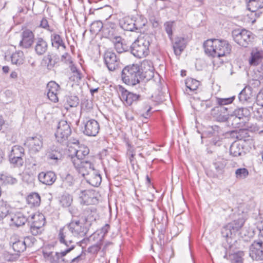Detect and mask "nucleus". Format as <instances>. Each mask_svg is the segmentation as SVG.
<instances>
[{"instance_id":"14","label":"nucleus","mask_w":263,"mask_h":263,"mask_svg":"<svg viewBox=\"0 0 263 263\" xmlns=\"http://www.w3.org/2000/svg\"><path fill=\"white\" fill-rule=\"evenodd\" d=\"M244 222L242 218L234 220L223 227L222 233L226 234V237H231L243 226Z\"/></svg>"},{"instance_id":"33","label":"nucleus","mask_w":263,"mask_h":263,"mask_svg":"<svg viewBox=\"0 0 263 263\" xmlns=\"http://www.w3.org/2000/svg\"><path fill=\"white\" fill-rule=\"evenodd\" d=\"M243 148L241 144L238 142H233L230 148V153L234 157L241 156L243 153Z\"/></svg>"},{"instance_id":"36","label":"nucleus","mask_w":263,"mask_h":263,"mask_svg":"<svg viewBox=\"0 0 263 263\" xmlns=\"http://www.w3.org/2000/svg\"><path fill=\"white\" fill-rule=\"evenodd\" d=\"M12 63L16 65H20L24 62V57L23 51H18L13 53L11 56Z\"/></svg>"},{"instance_id":"8","label":"nucleus","mask_w":263,"mask_h":263,"mask_svg":"<svg viewBox=\"0 0 263 263\" xmlns=\"http://www.w3.org/2000/svg\"><path fill=\"white\" fill-rule=\"evenodd\" d=\"M72 162L76 170L83 177L87 176L95 169L93 164L89 161L80 160L75 158Z\"/></svg>"},{"instance_id":"15","label":"nucleus","mask_w":263,"mask_h":263,"mask_svg":"<svg viewBox=\"0 0 263 263\" xmlns=\"http://www.w3.org/2000/svg\"><path fill=\"white\" fill-rule=\"evenodd\" d=\"M262 242L254 241L249 248V255L253 260H263Z\"/></svg>"},{"instance_id":"25","label":"nucleus","mask_w":263,"mask_h":263,"mask_svg":"<svg viewBox=\"0 0 263 263\" xmlns=\"http://www.w3.org/2000/svg\"><path fill=\"white\" fill-rule=\"evenodd\" d=\"M86 179L89 183L93 186H98L102 181L101 175L99 171L96 169L90 172L87 176Z\"/></svg>"},{"instance_id":"19","label":"nucleus","mask_w":263,"mask_h":263,"mask_svg":"<svg viewBox=\"0 0 263 263\" xmlns=\"http://www.w3.org/2000/svg\"><path fill=\"white\" fill-rule=\"evenodd\" d=\"M9 244L15 252L21 253L25 250L23 237L16 234H13L11 236Z\"/></svg>"},{"instance_id":"6","label":"nucleus","mask_w":263,"mask_h":263,"mask_svg":"<svg viewBox=\"0 0 263 263\" xmlns=\"http://www.w3.org/2000/svg\"><path fill=\"white\" fill-rule=\"evenodd\" d=\"M149 42L143 38L138 39L131 46V52L136 57L142 58L149 53Z\"/></svg>"},{"instance_id":"63","label":"nucleus","mask_w":263,"mask_h":263,"mask_svg":"<svg viewBox=\"0 0 263 263\" xmlns=\"http://www.w3.org/2000/svg\"><path fill=\"white\" fill-rule=\"evenodd\" d=\"M53 249V247L52 246H46L44 248L43 250V254L44 257L46 259L48 257L46 256L45 253H49V256H50L54 252L51 250Z\"/></svg>"},{"instance_id":"18","label":"nucleus","mask_w":263,"mask_h":263,"mask_svg":"<svg viewBox=\"0 0 263 263\" xmlns=\"http://www.w3.org/2000/svg\"><path fill=\"white\" fill-rule=\"evenodd\" d=\"M46 88L48 99L53 102H58L60 86L54 81H50L47 84Z\"/></svg>"},{"instance_id":"29","label":"nucleus","mask_w":263,"mask_h":263,"mask_svg":"<svg viewBox=\"0 0 263 263\" xmlns=\"http://www.w3.org/2000/svg\"><path fill=\"white\" fill-rule=\"evenodd\" d=\"M185 84L186 89L184 93L191 95L193 91L197 90L200 82L195 79L189 78L185 81Z\"/></svg>"},{"instance_id":"35","label":"nucleus","mask_w":263,"mask_h":263,"mask_svg":"<svg viewBox=\"0 0 263 263\" xmlns=\"http://www.w3.org/2000/svg\"><path fill=\"white\" fill-rule=\"evenodd\" d=\"M247 7L250 11L255 12L263 8V0H249Z\"/></svg>"},{"instance_id":"44","label":"nucleus","mask_w":263,"mask_h":263,"mask_svg":"<svg viewBox=\"0 0 263 263\" xmlns=\"http://www.w3.org/2000/svg\"><path fill=\"white\" fill-rule=\"evenodd\" d=\"M31 220V223L37 225L41 224L43 227L45 224V218L43 215L32 214L30 216Z\"/></svg>"},{"instance_id":"39","label":"nucleus","mask_w":263,"mask_h":263,"mask_svg":"<svg viewBox=\"0 0 263 263\" xmlns=\"http://www.w3.org/2000/svg\"><path fill=\"white\" fill-rule=\"evenodd\" d=\"M89 150L87 147H80L79 149L76 152V155L71 156V161H73V159L76 158L79 159L80 160H84V158L89 154Z\"/></svg>"},{"instance_id":"40","label":"nucleus","mask_w":263,"mask_h":263,"mask_svg":"<svg viewBox=\"0 0 263 263\" xmlns=\"http://www.w3.org/2000/svg\"><path fill=\"white\" fill-rule=\"evenodd\" d=\"M157 222L155 223V226L159 232L165 233L167 226V218L165 214H163L161 216V222H159V218H157Z\"/></svg>"},{"instance_id":"30","label":"nucleus","mask_w":263,"mask_h":263,"mask_svg":"<svg viewBox=\"0 0 263 263\" xmlns=\"http://www.w3.org/2000/svg\"><path fill=\"white\" fill-rule=\"evenodd\" d=\"M34 49L38 55H42L47 51L48 44L43 39L39 37L36 40Z\"/></svg>"},{"instance_id":"52","label":"nucleus","mask_w":263,"mask_h":263,"mask_svg":"<svg viewBox=\"0 0 263 263\" xmlns=\"http://www.w3.org/2000/svg\"><path fill=\"white\" fill-rule=\"evenodd\" d=\"M103 28V25L102 22L97 21L93 22L90 26V31L94 33L100 32Z\"/></svg>"},{"instance_id":"54","label":"nucleus","mask_w":263,"mask_h":263,"mask_svg":"<svg viewBox=\"0 0 263 263\" xmlns=\"http://www.w3.org/2000/svg\"><path fill=\"white\" fill-rule=\"evenodd\" d=\"M234 98V97L228 98H216V102L218 106H224L225 105H228L232 103Z\"/></svg>"},{"instance_id":"13","label":"nucleus","mask_w":263,"mask_h":263,"mask_svg":"<svg viewBox=\"0 0 263 263\" xmlns=\"http://www.w3.org/2000/svg\"><path fill=\"white\" fill-rule=\"evenodd\" d=\"M105 64L110 71H114L119 66L120 59L116 54L111 51H106L104 54Z\"/></svg>"},{"instance_id":"64","label":"nucleus","mask_w":263,"mask_h":263,"mask_svg":"<svg viewBox=\"0 0 263 263\" xmlns=\"http://www.w3.org/2000/svg\"><path fill=\"white\" fill-rule=\"evenodd\" d=\"M256 99L258 103L263 105V88L261 89L258 93Z\"/></svg>"},{"instance_id":"48","label":"nucleus","mask_w":263,"mask_h":263,"mask_svg":"<svg viewBox=\"0 0 263 263\" xmlns=\"http://www.w3.org/2000/svg\"><path fill=\"white\" fill-rule=\"evenodd\" d=\"M174 52L177 58L179 60L181 54V39L179 37L175 39L173 43Z\"/></svg>"},{"instance_id":"46","label":"nucleus","mask_w":263,"mask_h":263,"mask_svg":"<svg viewBox=\"0 0 263 263\" xmlns=\"http://www.w3.org/2000/svg\"><path fill=\"white\" fill-rule=\"evenodd\" d=\"M43 61L48 69H51L57 63V61L55 59H54L52 55L49 54L44 57Z\"/></svg>"},{"instance_id":"32","label":"nucleus","mask_w":263,"mask_h":263,"mask_svg":"<svg viewBox=\"0 0 263 263\" xmlns=\"http://www.w3.org/2000/svg\"><path fill=\"white\" fill-rule=\"evenodd\" d=\"M147 20L142 16H134V31L141 32V29L146 25Z\"/></svg>"},{"instance_id":"16","label":"nucleus","mask_w":263,"mask_h":263,"mask_svg":"<svg viewBox=\"0 0 263 263\" xmlns=\"http://www.w3.org/2000/svg\"><path fill=\"white\" fill-rule=\"evenodd\" d=\"M46 156L48 160L54 164H58L62 157L59 148L54 145L50 146L47 149Z\"/></svg>"},{"instance_id":"50","label":"nucleus","mask_w":263,"mask_h":263,"mask_svg":"<svg viewBox=\"0 0 263 263\" xmlns=\"http://www.w3.org/2000/svg\"><path fill=\"white\" fill-rule=\"evenodd\" d=\"M227 121L229 124H231L235 128H239L241 124V120L233 114L229 116V119Z\"/></svg>"},{"instance_id":"45","label":"nucleus","mask_w":263,"mask_h":263,"mask_svg":"<svg viewBox=\"0 0 263 263\" xmlns=\"http://www.w3.org/2000/svg\"><path fill=\"white\" fill-rule=\"evenodd\" d=\"M73 201L72 197L69 194H64L60 198V203L63 206L69 207Z\"/></svg>"},{"instance_id":"26","label":"nucleus","mask_w":263,"mask_h":263,"mask_svg":"<svg viewBox=\"0 0 263 263\" xmlns=\"http://www.w3.org/2000/svg\"><path fill=\"white\" fill-rule=\"evenodd\" d=\"M30 216L27 217L23 213L20 212L14 214L11 217L12 223L18 227L24 225L27 220H29Z\"/></svg>"},{"instance_id":"28","label":"nucleus","mask_w":263,"mask_h":263,"mask_svg":"<svg viewBox=\"0 0 263 263\" xmlns=\"http://www.w3.org/2000/svg\"><path fill=\"white\" fill-rule=\"evenodd\" d=\"M62 251L61 252H53L50 256L49 253H45L48 258L46 259L50 263H66L68 262V260H66L63 257L66 255H62Z\"/></svg>"},{"instance_id":"3","label":"nucleus","mask_w":263,"mask_h":263,"mask_svg":"<svg viewBox=\"0 0 263 263\" xmlns=\"http://www.w3.org/2000/svg\"><path fill=\"white\" fill-rule=\"evenodd\" d=\"M66 225L73 236L83 237L88 232L89 228L91 226V221L88 217L80 220L72 219Z\"/></svg>"},{"instance_id":"37","label":"nucleus","mask_w":263,"mask_h":263,"mask_svg":"<svg viewBox=\"0 0 263 263\" xmlns=\"http://www.w3.org/2000/svg\"><path fill=\"white\" fill-rule=\"evenodd\" d=\"M251 109L249 108H240L234 110L233 115L240 120L243 117H248L250 115Z\"/></svg>"},{"instance_id":"10","label":"nucleus","mask_w":263,"mask_h":263,"mask_svg":"<svg viewBox=\"0 0 263 263\" xmlns=\"http://www.w3.org/2000/svg\"><path fill=\"white\" fill-rule=\"evenodd\" d=\"M84 129L83 133L88 136H96L100 130V125L98 121L95 119H89V117H85L84 120Z\"/></svg>"},{"instance_id":"47","label":"nucleus","mask_w":263,"mask_h":263,"mask_svg":"<svg viewBox=\"0 0 263 263\" xmlns=\"http://www.w3.org/2000/svg\"><path fill=\"white\" fill-rule=\"evenodd\" d=\"M249 171L246 168H239L235 171V175L238 180L246 179L249 176Z\"/></svg>"},{"instance_id":"51","label":"nucleus","mask_w":263,"mask_h":263,"mask_svg":"<svg viewBox=\"0 0 263 263\" xmlns=\"http://www.w3.org/2000/svg\"><path fill=\"white\" fill-rule=\"evenodd\" d=\"M67 103L70 107H76L79 104V99L77 96H69L67 99Z\"/></svg>"},{"instance_id":"62","label":"nucleus","mask_w":263,"mask_h":263,"mask_svg":"<svg viewBox=\"0 0 263 263\" xmlns=\"http://www.w3.org/2000/svg\"><path fill=\"white\" fill-rule=\"evenodd\" d=\"M165 30L169 36L172 34L173 22H166L164 24Z\"/></svg>"},{"instance_id":"55","label":"nucleus","mask_w":263,"mask_h":263,"mask_svg":"<svg viewBox=\"0 0 263 263\" xmlns=\"http://www.w3.org/2000/svg\"><path fill=\"white\" fill-rule=\"evenodd\" d=\"M101 240L100 239L97 243L92 245L88 248V252L92 254H96L100 250L101 246Z\"/></svg>"},{"instance_id":"31","label":"nucleus","mask_w":263,"mask_h":263,"mask_svg":"<svg viewBox=\"0 0 263 263\" xmlns=\"http://www.w3.org/2000/svg\"><path fill=\"white\" fill-rule=\"evenodd\" d=\"M27 203L31 206H39L41 203V197L37 193H31L27 197Z\"/></svg>"},{"instance_id":"12","label":"nucleus","mask_w":263,"mask_h":263,"mask_svg":"<svg viewBox=\"0 0 263 263\" xmlns=\"http://www.w3.org/2000/svg\"><path fill=\"white\" fill-rule=\"evenodd\" d=\"M31 154L38 153L43 147V142L41 137H28L25 143Z\"/></svg>"},{"instance_id":"43","label":"nucleus","mask_w":263,"mask_h":263,"mask_svg":"<svg viewBox=\"0 0 263 263\" xmlns=\"http://www.w3.org/2000/svg\"><path fill=\"white\" fill-rule=\"evenodd\" d=\"M92 102L91 101L86 100L82 104V114H85L86 117H89L92 109Z\"/></svg>"},{"instance_id":"11","label":"nucleus","mask_w":263,"mask_h":263,"mask_svg":"<svg viewBox=\"0 0 263 263\" xmlns=\"http://www.w3.org/2000/svg\"><path fill=\"white\" fill-rule=\"evenodd\" d=\"M252 33L245 29L241 31L235 30L233 32L234 40L239 45L247 47L250 41Z\"/></svg>"},{"instance_id":"7","label":"nucleus","mask_w":263,"mask_h":263,"mask_svg":"<svg viewBox=\"0 0 263 263\" xmlns=\"http://www.w3.org/2000/svg\"><path fill=\"white\" fill-rule=\"evenodd\" d=\"M119 90L120 100L125 106H130L141 99L140 95L130 92L121 86Z\"/></svg>"},{"instance_id":"17","label":"nucleus","mask_w":263,"mask_h":263,"mask_svg":"<svg viewBox=\"0 0 263 263\" xmlns=\"http://www.w3.org/2000/svg\"><path fill=\"white\" fill-rule=\"evenodd\" d=\"M22 40L20 42V46L24 48L30 47L34 39V35L32 31L26 29L23 31L21 34Z\"/></svg>"},{"instance_id":"27","label":"nucleus","mask_w":263,"mask_h":263,"mask_svg":"<svg viewBox=\"0 0 263 263\" xmlns=\"http://www.w3.org/2000/svg\"><path fill=\"white\" fill-rule=\"evenodd\" d=\"M120 26L125 30L134 31V16H125L119 22Z\"/></svg>"},{"instance_id":"2","label":"nucleus","mask_w":263,"mask_h":263,"mask_svg":"<svg viewBox=\"0 0 263 263\" xmlns=\"http://www.w3.org/2000/svg\"><path fill=\"white\" fill-rule=\"evenodd\" d=\"M144 77L142 69L138 64L128 65L122 70L121 78L123 82L126 85L132 86L139 85V91H142L140 86Z\"/></svg>"},{"instance_id":"22","label":"nucleus","mask_w":263,"mask_h":263,"mask_svg":"<svg viewBox=\"0 0 263 263\" xmlns=\"http://www.w3.org/2000/svg\"><path fill=\"white\" fill-rule=\"evenodd\" d=\"M38 178L43 184L51 185L56 180L57 176L52 171L42 172L39 174Z\"/></svg>"},{"instance_id":"34","label":"nucleus","mask_w":263,"mask_h":263,"mask_svg":"<svg viewBox=\"0 0 263 263\" xmlns=\"http://www.w3.org/2000/svg\"><path fill=\"white\" fill-rule=\"evenodd\" d=\"M11 211V207L6 201L0 200V220L8 216Z\"/></svg>"},{"instance_id":"21","label":"nucleus","mask_w":263,"mask_h":263,"mask_svg":"<svg viewBox=\"0 0 263 263\" xmlns=\"http://www.w3.org/2000/svg\"><path fill=\"white\" fill-rule=\"evenodd\" d=\"M50 35V41L53 48L57 50H65L66 46L63 37L58 33L52 32Z\"/></svg>"},{"instance_id":"4","label":"nucleus","mask_w":263,"mask_h":263,"mask_svg":"<svg viewBox=\"0 0 263 263\" xmlns=\"http://www.w3.org/2000/svg\"><path fill=\"white\" fill-rule=\"evenodd\" d=\"M71 133V130L69 124L65 120L59 121L55 137L58 142L63 145L68 146L70 142L69 137Z\"/></svg>"},{"instance_id":"41","label":"nucleus","mask_w":263,"mask_h":263,"mask_svg":"<svg viewBox=\"0 0 263 263\" xmlns=\"http://www.w3.org/2000/svg\"><path fill=\"white\" fill-rule=\"evenodd\" d=\"M262 59H263V51L252 52L250 60V64L252 65H257L260 62Z\"/></svg>"},{"instance_id":"24","label":"nucleus","mask_w":263,"mask_h":263,"mask_svg":"<svg viewBox=\"0 0 263 263\" xmlns=\"http://www.w3.org/2000/svg\"><path fill=\"white\" fill-rule=\"evenodd\" d=\"M111 41L114 45L115 49L118 53H121L128 50V46L124 43V40L121 36H116Z\"/></svg>"},{"instance_id":"23","label":"nucleus","mask_w":263,"mask_h":263,"mask_svg":"<svg viewBox=\"0 0 263 263\" xmlns=\"http://www.w3.org/2000/svg\"><path fill=\"white\" fill-rule=\"evenodd\" d=\"M252 89L250 86L245 87L239 94V99L243 103L251 102L254 100Z\"/></svg>"},{"instance_id":"61","label":"nucleus","mask_w":263,"mask_h":263,"mask_svg":"<svg viewBox=\"0 0 263 263\" xmlns=\"http://www.w3.org/2000/svg\"><path fill=\"white\" fill-rule=\"evenodd\" d=\"M85 256V253H84L83 251L82 250L81 252V253L78 255L77 256L74 257L73 259H72L70 260H68V263H74V262H79L80 261L84 259L83 257Z\"/></svg>"},{"instance_id":"59","label":"nucleus","mask_w":263,"mask_h":263,"mask_svg":"<svg viewBox=\"0 0 263 263\" xmlns=\"http://www.w3.org/2000/svg\"><path fill=\"white\" fill-rule=\"evenodd\" d=\"M103 31L106 37L109 39L111 41H112V39L116 36L114 34V30L113 28H104Z\"/></svg>"},{"instance_id":"1","label":"nucleus","mask_w":263,"mask_h":263,"mask_svg":"<svg viewBox=\"0 0 263 263\" xmlns=\"http://www.w3.org/2000/svg\"><path fill=\"white\" fill-rule=\"evenodd\" d=\"M203 46L205 53L214 58L227 56L231 53L232 49L231 45L224 40H208Z\"/></svg>"},{"instance_id":"56","label":"nucleus","mask_w":263,"mask_h":263,"mask_svg":"<svg viewBox=\"0 0 263 263\" xmlns=\"http://www.w3.org/2000/svg\"><path fill=\"white\" fill-rule=\"evenodd\" d=\"M42 227L40 224L37 226L34 223H31L30 228V232L33 235H37L41 233Z\"/></svg>"},{"instance_id":"53","label":"nucleus","mask_w":263,"mask_h":263,"mask_svg":"<svg viewBox=\"0 0 263 263\" xmlns=\"http://www.w3.org/2000/svg\"><path fill=\"white\" fill-rule=\"evenodd\" d=\"M23 240L24 242V245L25 246V250L26 248L31 247L33 246L36 239L33 236H26L23 237Z\"/></svg>"},{"instance_id":"60","label":"nucleus","mask_w":263,"mask_h":263,"mask_svg":"<svg viewBox=\"0 0 263 263\" xmlns=\"http://www.w3.org/2000/svg\"><path fill=\"white\" fill-rule=\"evenodd\" d=\"M40 27L44 28L50 32H53V29L51 28L49 25L48 22L46 18H43L40 22Z\"/></svg>"},{"instance_id":"20","label":"nucleus","mask_w":263,"mask_h":263,"mask_svg":"<svg viewBox=\"0 0 263 263\" xmlns=\"http://www.w3.org/2000/svg\"><path fill=\"white\" fill-rule=\"evenodd\" d=\"M228 108L222 106H217L212 110V115L219 122H225L229 119L227 114Z\"/></svg>"},{"instance_id":"9","label":"nucleus","mask_w":263,"mask_h":263,"mask_svg":"<svg viewBox=\"0 0 263 263\" xmlns=\"http://www.w3.org/2000/svg\"><path fill=\"white\" fill-rule=\"evenodd\" d=\"M24 155V149L22 146L14 145L12 147L9 155V161L15 166H21L24 163L23 157Z\"/></svg>"},{"instance_id":"38","label":"nucleus","mask_w":263,"mask_h":263,"mask_svg":"<svg viewBox=\"0 0 263 263\" xmlns=\"http://www.w3.org/2000/svg\"><path fill=\"white\" fill-rule=\"evenodd\" d=\"M91 192L88 190L81 191L79 195L81 199V202L85 204H90L92 202V197H91Z\"/></svg>"},{"instance_id":"42","label":"nucleus","mask_w":263,"mask_h":263,"mask_svg":"<svg viewBox=\"0 0 263 263\" xmlns=\"http://www.w3.org/2000/svg\"><path fill=\"white\" fill-rule=\"evenodd\" d=\"M250 109L253 112L256 118L263 120V105L258 103L256 105L250 107Z\"/></svg>"},{"instance_id":"58","label":"nucleus","mask_w":263,"mask_h":263,"mask_svg":"<svg viewBox=\"0 0 263 263\" xmlns=\"http://www.w3.org/2000/svg\"><path fill=\"white\" fill-rule=\"evenodd\" d=\"M1 178L2 180H3L5 183L8 184H13L17 182V179L11 176L2 175Z\"/></svg>"},{"instance_id":"5","label":"nucleus","mask_w":263,"mask_h":263,"mask_svg":"<svg viewBox=\"0 0 263 263\" xmlns=\"http://www.w3.org/2000/svg\"><path fill=\"white\" fill-rule=\"evenodd\" d=\"M66 225L60 229L58 234V239L60 243L64 245L66 248L62 251V255H66L75 248L73 241L71 239V236Z\"/></svg>"},{"instance_id":"49","label":"nucleus","mask_w":263,"mask_h":263,"mask_svg":"<svg viewBox=\"0 0 263 263\" xmlns=\"http://www.w3.org/2000/svg\"><path fill=\"white\" fill-rule=\"evenodd\" d=\"M215 168L217 172L221 171L226 165V160L221 157H218L213 163Z\"/></svg>"},{"instance_id":"57","label":"nucleus","mask_w":263,"mask_h":263,"mask_svg":"<svg viewBox=\"0 0 263 263\" xmlns=\"http://www.w3.org/2000/svg\"><path fill=\"white\" fill-rule=\"evenodd\" d=\"M243 253L239 252L233 254L232 258V263H242V256Z\"/></svg>"}]
</instances>
